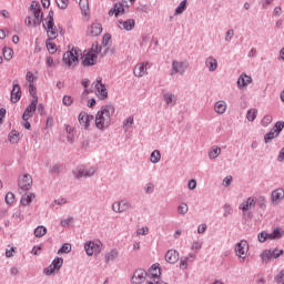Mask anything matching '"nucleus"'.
<instances>
[{
    "label": "nucleus",
    "mask_w": 284,
    "mask_h": 284,
    "mask_svg": "<svg viewBox=\"0 0 284 284\" xmlns=\"http://www.w3.org/2000/svg\"><path fill=\"white\" fill-rule=\"evenodd\" d=\"M281 14H283V8L275 7V9L273 11V17H281Z\"/></svg>",
    "instance_id": "obj_61"
},
{
    "label": "nucleus",
    "mask_w": 284,
    "mask_h": 284,
    "mask_svg": "<svg viewBox=\"0 0 284 284\" xmlns=\"http://www.w3.org/2000/svg\"><path fill=\"white\" fill-rule=\"evenodd\" d=\"M148 276H150V278H159V276H161V266L159 263L153 264L149 271H148Z\"/></svg>",
    "instance_id": "obj_21"
},
{
    "label": "nucleus",
    "mask_w": 284,
    "mask_h": 284,
    "mask_svg": "<svg viewBox=\"0 0 284 284\" xmlns=\"http://www.w3.org/2000/svg\"><path fill=\"white\" fill-rule=\"evenodd\" d=\"M33 234H34L36 239H41L42 236H45V234H48V229L43 225H40L34 229Z\"/></svg>",
    "instance_id": "obj_29"
},
{
    "label": "nucleus",
    "mask_w": 284,
    "mask_h": 284,
    "mask_svg": "<svg viewBox=\"0 0 284 284\" xmlns=\"http://www.w3.org/2000/svg\"><path fill=\"white\" fill-rule=\"evenodd\" d=\"M232 37H234V30H229L225 36V41L230 42L232 41Z\"/></svg>",
    "instance_id": "obj_63"
},
{
    "label": "nucleus",
    "mask_w": 284,
    "mask_h": 284,
    "mask_svg": "<svg viewBox=\"0 0 284 284\" xmlns=\"http://www.w3.org/2000/svg\"><path fill=\"white\" fill-rule=\"evenodd\" d=\"M34 200V194L30 193L29 195L24 194L22 195L20 203L21 205H30V203H32V201Z\"/></svg>",
    "instance_id": "obj_34"
},
{
    "label": "nucleus",
    "mask_w": 284,
    "mask_h": 284,
    "mask_svg": "<svg viewBox=\"0 0 284 284\" xmlns=\"http://www.w3.org/2000/svg\"><path fill=\"white\" fill-rule=\"evenodd\" d=\"M163 98L166 105L171 108H174V105H176V97L174 94L168 92V93H164Z\"/></svg>",
    "instance_id": "obj_26"
},
{
    "label": "nucleus",
    "mask_w": 284,
    "mask_h": 284,
    "mask_svg": "<svg viewBox=\"0 0 284 284\" xmlns=\"http://www.w3.org/2000/svg\"><path fill=\"white\" fill-rule=\"evenodd\" d=\"M98 83L95 84V89L98 92V97H100L101 101H105L108 99V89L105 88V84L102 83V79L99 78Z\"/></svg>",
    "instance_id": "obj_15"
},
{
    "label": "nucleus",
    "mask_w": 284,
    "mask_h": 284,
    "mask_svg": "<svg viewBox=\"0 0 284 284\" xmlns=\"http://www.w3.org/2000/svg\"><path fill=\"white\" fill-rule=\"evenodd\" d=\"M247 121H254L256 119V109H250L246 113Z\"/></svg>",
    "instance_id": "obj_46"
},
{
    "label": "nucleus",
    "mask_w": 284,
    "mask_h": 284,
    "mask_svg": "<svg viewBox=\"0 0 284 284\" xmlns=\"http://www.w3.org/2000/svg\"><path fill=\"white\" fill-rule=\"evenodd\" d=\"M30 10L33 17H27L24 22L27 26H32L33 28H38L43 22V10L41 9V4L39 2L33 1L30 6Z\"/></svg>",
    "instance_id": "obj_2"
},
{
    "label": "nucleus",
    "mask_w": 284,
    "mask_h": 284,
    "mask_svg": "<svg viewBox=\"0 0 284 284\" xmlns=\"http://www.w3.org/2000/svg\"><path fill=\"white\" fill-rule=\"evenodd\" d=\"M251 83H252V77H248L245 73H242L237 79V88L240 89L247 88V85Z\"/></svg>",
    "instance_id": "obj_20"
},
{
    "label": "nucleus",
    "mask_w": 284,
    "mask_h": 284,
    "mask_svg": "<svg viewBox=\"0 0 284 284\" xmlns=\"http://www.w3.org/2000/svg\"><path fill=\"white\" fill-rule=\"evenodd\" d=\"M42 26L47 30V32L51 34V37H53V39H57V26H54V22L53 26H45V23H43Z\"/></svg>",
    "instance_id": "obj_38"
},
{
    "label": "nucleus",
    "mask_w": 284,
    "mask_h": 284,
    "mask_svg": "<svg viewBox=\"0 0 284 284\" xmlns=\"http://www.w3.org/2000/svg\"><path fill=\"white\" fill-rule=\"evenodd\" d=\"M284 121H277L268 133L264 135V143H271L272 140L276 139L281 132H283Z\"/></svg>",
    "instance_id": "obj_5"
},
{
    "label": "nucleus",
    "mask_w": 284,
    "mask_h": 284,
    "mask_svg": "<svg viewBox=\"0 0 284 284\" xmlns=\"http://www.w3.org/2000/svg\"><path fill=\"white\" fill-rule=\"evenodd\" d=\"M134 124V118L133 116H129L124 122H123V128L125 130H128V128H130V125Z\"/></svg>",
    "instance_id": "obj_56"
},
{
    "label": "nucleus",
    "mask_w": 284,
    "mask_h": 284,
    "mask_svg": "<svg viewBox=\"0 0 284 284\" xmlns=\"http://www.w3.org/2000/svg\"><path fill=\"white\" fill-rule=\"evenodd\" d=\"M39 102H37V99L32 100L31 103L27 106L22 114V121H28L29 119H32L34 116V112H37V105Z\"/></svg>",
    "instance_id": "obj_12"
},
{
    "label": "nucleus",
    "mask_w": 284,
    "mask_h": 284,
    "mask_svg": "<svg viewBox=\"0 0 284 284\" xmlns=\"http://www.w3.org/2000/svg\"><path fill=\"white\" fill-rule=\"evenodd\" d=\"M151 163H159L161 161V151L154 150L150 156Z\"/></svg>",
    "instance_id": "obj_39"
},
{
    "label": "nucleus",
    "mask_w": 284,
    "mask_h": 284,
    "mask_svg": "<svg viewBox=\"0 0 284 284\" xmlns=\"http://www.w3.org/2000/svg\"><path fill=\"white\" fill-rule=\"evenodd\" d=\"M84 250L88 256H93V254H101L103 250V243L101 241H88L84 243Z\"/></svg>",
    "instance_id": "obj_4"
},
{
    "label": "nucleus",
    "mask_w": 284,
    "mask_h": 284,
    "mask_svg": "<svg viewBox=\"0 0 284 284\" xmlns=\"http://www.w3.org/2000/svg\"><path fill=\"white\" fill-rule=\"evenodd\" d=\"M256 206V200L254 197H248L246 201L242 202L240 204V210H242L243 215L245 216V212L250 210L251 207Z\"/></svg>",
    "instance_id": "obj_18"
},
{
    "label": "nucleus",
    "mask_w": 284,
    "mask_h": 284,
    "mask_svg": "<svg viewBox=\"0 0 284 284\" xmlns=\"http://www.w3.org/2000/svg\"><path fill=\"white\" fill-rule=\"evenodd\" d=\"M4 201L7 205H12V203H14V193L12 192L7 193Z\"/></svg>",
    "instance_id": "obj_49"
},
{
    "label": "nucleus",
    "mask_w": 284,
    "mask_h": 284,
    "mask_svg": "<svg viewBox=\"0 0 284 284\" xmlns=\"http://www.w3.org/2000/svg\"><path fill=\"white\" fill-rule=\"evenodd\" d=\"M54 38H49L47 40V48L50 52V54H54L57 52V44L50 41H53Z\"/></svg>",
    "instance_id": "obj_40"
},
{
    "label": "nucleus",
    "mask_w": 284,
    "mask_h": 284,
    "mask_svg": "<svg viewBox=\"0 0 284 284\" xmlns=\"http://www.w3.org/2000/svg\"><path fill=\"white\" fill-rule=\"evenodd\" d=\"M9 141H10V143H19V132H17V131H11L10 133H9Z\"/></svg>",
    "instance_id": "obj_42"
},
{
    "label": "nucleus",
    "mask_w": 284,
    "mask_h": 284,
    "mask_svg": "<svg viewBox=\"0 0 284 284\" xmlns=\"http://www.w3.org/2000/svg\"><path fill=\"white\" fill-rule=\"evenodd\" d=\"M81 59L84 68H92V65H97V59H99V57L97 53L88 51L87 53H83Z\"/></svg>",
    "instance_id": "obj_9"
},
{
    "label": "nucleus",
    "mask_w": 284,
    "mask_h": 284,
    "mask_svg": "<svg viewBox=\"0 0 284 284\" xmlns=\"http://www.w3.org/2000/svg\"><path fill=\"white\" fill-rule=\"evenodd\" d=\"M11 103H19L21 101V85H19V81H13V88L11 90Z\"/></svg>",
    "instance_id": "obj_13"
},
{
    "label": "nucleus",
    "mask_w": 284,
    "mask_h": 284,
    "mask_svg": "<svg viewBox=\"0 0 284 284\" xmlns=\"http://www.w3.org/2000/svg\"><path fill=\"white\" fill-rule=\"evenodd\" d=\"M203 247V244H201V242H193L191 250H195L196 252H199V250H201Z\"/></svg>",
    "instance_id": "obj_62"
},
{
    "label": "nucleus",
    "mask_w": 284,
    "mask_h": 284,
    "mask_svg": "<svg viewBox=\"0 0 284 284\" xmlns=\"http://www.w3.org/2000/svg\"><path fill=\"white\" fill-rule=\"evenodd\" d=\"M165 261L166 263H171V265H174V263L179 262V251L169 250L165 254Z\"/></svg>",
    "instance_id": "obj_19"
},
{
    "label": "nucleus",
    "mask_w": 284,
    "mask_h": 284,
    "mask_svg": "<svg viewBox=\"0 0 284 284\" xmlns=\"http://www.w3.org/2000/svg\"><path fill=\"white\" fill-rule=\"evenodd\" d=\"M101 50H103V48L99 45V42H93L92 48L89 52H93V54L99 57V54H101Z\"/></svg>",
    "instance_id": "obj_43"
},
{
    "label": "nucleus",
    "mask_w": 284,
    "mask_h": 284,
    "mask_svg": "<svg viewBox=\"0 0 284 284\" xmlns=\"http://www.w3.org/2000/svg\"><path fill=\"white\" fill-rule=\"evenodd\" d=\"M81 50L79 48H73L71 51H67L63 54L62 61L68 65L69 68H72V65H77L79 63V53Z\"/></svg>",
    "instance_id": "obj_3"
},
{
    "label": "nucleus",
    "mask_w": 284,
    "mask_h": 284,
    "mask_svg": "<svg viewBox=\"0 0 284 284\" xmlns=\"http://www.w3.org/2000/svg\"><path fill=\"white\" fill-rule=\"evenodd\" d=\"M79 6L82 14H84V17H88V12L90 10V2L88 0H80Z\"/></svg>",
    "instance_id": "obj_31"
},
{
    "label": "nucleus",
    "mask_w": 284,
    "mask_h": 284,
    "mask_svg": "<svg viewBox=\"0 0 284 284\" xmlns=\"http://www.w3.org/2000/svg\"><path fill=\"white\" fill-rule=\"evenodd\" d=\"M29 93L32 97V101L36 99V101L39 102V97L37 95V87H34L32 83L29 84Z\"/></svg>",
    "instance_id": "obj_41"
},
{
    "label": "nucleus",
    "mask_w": 284,
    "mask_h": 284,
    "mask_svg": "<svg viewBox=\"0 0 284 284\" xmlns=\"http://www.w3.org/2000/svg\"><path fill=\"white\" fill-rule=\"evenodd\" d=\"M61 267H63V258L55 257L52 261L51 265L43 270V274H45L47 276H52V274H54V272H59Z\"/></svg>",
    "instance_id": "obj_7"
},
{
    "label": "nucleus",
    "mask_w": 284,
    "mask_h": 284,
    "mask_svg": "<svg viewBox=\"0 0 284 284\" xmlns=\"http://www.w3.org/2000/svg\"><path fill=\"white\" fill-rule=\"evenodd\" d=\"M18 186L22 192H28L30 187H32V175L30 174H24L19 178L18 180Z\"/></svg>",
    "instance_id": "obj_10"
},
{
    "label": "nucleus",
    "mask_w": 284,
    "mask_h": 284,
    "mask_svg": "<svg viewBox=\"0 0 284 284\" xmlns=\"http://www.w3.org/2000/svg\"><path fill=\"white\" fill-rule=\"evenodd\" d=\"M94 119V115L85 114V112H81L78 116V121L80 125H84L85 130L90 128V121Z\"/></svg>",
    "instance_id": "obj_17"
},
{
    "label": "nucleus",
    "mask_w": 284,
    "mask_h": 284,
    "mask_svg": "<svg viewBox=\"0 0 284 284\" xmlns=\"http://www.w3.org/2000/svg\"><path fill=\"white\" fill-rule=\"evenodd\" d=\"M112 210H113V212H116L118 214H121V204H120V202L113 203Z\"/></svg>",
    "instance_id": "obj_60"
},
{
    "label": "nucleus",
    "mask_w": 284,
    "mask_h": 284,
    "mask_svg": "<svg viewBox=\"0 0 284 284\" xmlns=\"http://www.w3.org/2000/svg\"><path fill=\"white\" fill-rule=\"evenodd\" d=\"M115 8V17H119V14H124L125 13V8H123V3H114Z\"/></svg>",
    "instance_id": "obj_44"
},
{
    "label": "nucleus",
    "mask_w": 284,
    "mask_h": 284,
    "mask_svg": "<svg viewBox=\"0 0 284 284\" xmlns=\"http://www.w3.org/2000/svg\"><path fill=\"white\" fill-rule=\"evenodd\" d=\"M51 174H61V172H63V165L61 164H54L51 169H50Z\"/></svg>",
    "instance_id": "obj_45"
},
{
    "label": "nucleus",
    "mask_w": 284,
    "mask_h": 284,
    "mask_svg": "<svg viewBox=\"0 0 284 284\" xmlns=\"http://www.w3.org/2000/svg\"><path fill=\"white\" fill-rule=\"evenodd\" d=\"M282 254H284L283 250H265L261 253V258L263 261V263H270V261H272V258H278L280 256H282Z\"/></svg>",
    "instance_id": "obj_8"
},
{
    "label": "nucleus",
    "mask_w": 284,
    "mask_h": 284,
    "mask_svg": "<svg viewBox=\"0 0 284 284\" xmlns=\"http://www.w3.org/2000/svg\"><path fill=\"white\" fill-rule=\"evenodd\" d=\"M101 32H103V27L101 26V23L94 22L91 24L89 29V33L91 34V37H99Z\"/></svg>",
    "instance_id": "obj_23"
},
{
    "label": "nucleus",
    "mask_w": 284,
    "mask_h": 284,
    "mask_svg": "<svg viewBox=\"0 0 284 284\" xmlns=\"http://www.w3.org/2000/svg\"><path fill=\"white\" fill-rule=\"evenodd\" d=\"M221 155V148L214 145L211 148V150L209 151V159L214 160V159H219V156Z\"/></svg>",
    "instance_id": "obj_30"
},
{
    "label": "nucleus",
    "mask_w": 284,
    "mask_h": 284,
    "mask_svg": "<svg viewBox=\"0 0 284 284\" xmlns=\"http://www.w3.org/2000/svg\"><path fill=\"white\" fill-rule=\"evenodd\" d=\"M112 39V36L110 33H105L102 38V45L103 48H108L110 45V41Z\"/></svg>",
    "instance_id": "obj_48"
},
{
    "label": "nucleus",
    "mask_w": 284,
    "mask_h": 284,
    "mask_svg": "<svg viewBox=\"0 0 284 284\" xmlns=\"http://www.w3.org/2000/svg\"><path fill=\"white\" fill-rule=\"evenodd\" d=\"M247 247H248L247 241H245V240L240 241L235 245L236 256H240V258H241V256H245V253L247 252Z\"/></svg>",
    "instance_id": "obj_16"
},
{
    "label": "nucleus",
    "mask_w": 284,
    "mask_h": 284,
    "mask_svg": "<svg viewBox=\"0 0 284 284\" xmlns=\"http://www.w3.org/2000/svg\"><path fill=\"white\" fill-rule=\"evenodd\" d=\"M120 26H122L123 30H126V32H130L131 30H134V26L136 24V22L134 21V19H129V20H120L119 21Z\"/></svg>",
    "instance_id": "obj_24"
},
{
    "label": "nucleus",
    "mask_w": 284,
    "mask_h": 284,
    "mask_svg": "<svg viewBox=\"0 0 284 284\" xmlns=\"http://www.w3.org/2000/svg\"><path fill=\"white\" fill-rule=\"evenodd\" d=\"M47 26H53L54 22V11L50 10L47 17Z\"/></svg>",
    "instance_id": "obj_55"
},
{
    "label": "nucleus",
    "mask_w": 284,
    "mask_h": 284,
    "mask_svg": "<svg viewBox=\"0 0 284 284\" xmlns=\"http://www.w3.org/2000/svg\"><path fill=\"white\" fill-rule=\"evenodd\" d=\"M114 105L112 104L102 106L95 116V126L98 130H105V128L110 126V122L112 121L111 116L114 114Z\"/></svg>",
    "instance_id": "obj_1"
},
{
    "label": "nucleus",
    "mask_w": 284,
    "mask_h": 284,
    "mask_svg": "<svg viewBox=\"0 0 284 284\" xmlns=\"http://www.w3.org/2000/svg\"><path fill=\"white\" fill-rule=\"evenodd\" d=\"M146 72H148V67L145 65V63L138 64L133 70L134 77H139V78L143 77Z\"/></svg>",
    "instance_id": "obj_25"
},
{
    "label": "nucleus",
    "mask_w": 284,
    "mask_h": 284,
    "mask_svg": "<svg viewBox=\"0 0 284 284\" xmlns=\"http://www.w3.org/2000/svg\"><path fill=\"white\" fill-rule=\"evenodd\" d=\"M72 252V244L64 243L58 251V254H70Z\"/></svg>",
    "instance_id": "obj_37"
},
{
    "label": "nucleus",
    "mask_w": 284,
    "mask_h": 284,
    "mask_svg": "<svg viewBox=\"0 0 284 284\" xmlns=\"http://www.w3.org/2000/svg\"><path fill=\"white\" fill-rule=\"evenodd\" d=\"M223 185H224V187H230V185H232V175H227V176L223 180Z\"/></svg>",
    "instance_id": "obj_59"
},
{
    "label": "nucleus",
    "mask_w": 284,
    "mask_h": 284,
    "mask_svg": "<svg viewBox=\"0 0 284 284\" xmlns=\"http://www.w3.org/2000/svg\"><path fill=\"white\" fill-rule=\"evenodd\" d=\"M256 201V203H257V205H258V207H261V210H265V207H266V200H265V196H260V197H257V200H255Z\"/></svg>",
    "instance_id": "obj_50"
},
{
    "label": "nucleus",
    "mask_w": 284,
    "mask_h": 284,
    "mask_svg": "<svg viewBox=\"0 0 284 284\" xmlns=\"http://www.w3.org/2000/svg\"><path fill=\"white\" fill-rule=\"evenodd\" d=\"M272 121H273L272 115H265V116L262 119V121H261V125H262L263 128H267V125H270V124L272 123Z\"/></svg>",
    "instance_id": "obj_47"
},
{
    "label": "nucleus",
    "mask_w": 284,
    "mask_h": 284,
    "mask_svg": "<svg viewBox=\"0 0 284 284\" xmlns=\"http://www.w3.org/2000/svg\"><path fill=\"white\" fill-rule=\"evenodd\" d=\"M95 173H97V169L94 168L85 169V166L83 165L78 166L72 171V174L75 179H89L90 176H94Z\"/></svg>",
    "instance_id": "obj_6"
},
{
    "label": "nucleus",
    "mask_w": 284,
    "mask_h": 284,
    "mask_svg": "<svg viewBox=\"0 0 284 284\" xmlns=\"http://www.w3.org/2000/svg\"><path fill=\"white\" fill-rule=\"evenodd\" d=\"M119 257V252L116 250H111L109 253L104 255L105 263H110V261H114Z\"/></svg>",
    "instance_id": "obj_32"
},
{
    "label": "nucleus",
    "mask_w": 284,
    "mask_h": 284,
    "mask_svg": "<svg viewBox=\"0 0 284 284\" xmlns=\"http://www.w3.org/2000/svg\"><path fill=\"white\" fill-rule=\"evenodd\" d=\"M2 54L6 61H11L12 60V54H14V51L10 47H4L2 49Z\"/></svg>",
    "instance_id": "obj_33"
},
{
    "label": "nucleus",
    "mask_w": 284,
    "mask_h": 284,
    "mask_svg": "<svg viewBox=\"0 0 284 284\" xmlns=\"http://www.w3.org/2000/svg\"><path fill=\"white\" fill-rule=\"evenodd\" d=\"M189 211V207L185 203H181L179 206H178V212L179 214H182V215H185V213Z\"/></svg>",
    "instance_id": "obj_53"
},
{
    "label": "nucleus",
    "mask_w": 284,
    "mask_h": 284,
    "mask_svg": "<svg viewBox=\"0 0 284 284\" xmlns=\"http://www.w3.org/2000/svg\"><path fill=\"white\" fill-rule=\"evenodd\" d=\"M189 190H196V180H190L187 183Z\"/></svg>",
    "instance_id": "obj_64"
},
{
    "label": "nucleus",
    "mask_w": 284,
    "mask_h": 284,
    "mask_svg": "<svg viewBox=\"0 0 284 284\" xmlns=\"http://www.w3.org/2000/svg\"><path fill=\"white\" fill-rule=\"evenodd\" d=\"M63 105L70 106L72 103H74V100L70 95H64L62 99Z\"/></svg>",
    "instance_id": "obj_52"
},
{
    "label": "nucleus",
    "mask_w": 284,
    "mask_h": 284,
    "mask_svg": "<svg viewBox=\"0 0 284 284\" xmlns=\"http://www.w3.org/2000/svg\"><path fill=\"white\" fill-rule=\"evenodd\" d=\"M257 239L260 243H265V241H267V232L262 231L261 233H258Z\"/></svg>",
    "instance_id": "obj_57"
},
{
    "label": "nucleus",
    "mask_w": 284,
    "mask_h": 284,
    "mask_svg": "<svg viewBox=\"0 0 284 284\" xmlns=\"http://www.w3.org/2000/svg\"><path fill=\"white\" fill-rule=\"evenodd\" d=\"M272 203H276V201H281V199H284V191L283 189H276L271 194Z\"/></svg>",
    "instance_id": "obj_27"
},
{
    "label": "nucleus",
    "mask_w": 284,
    "mask_h": 284,
    "mask_svg": "<svg viewBox=\"0 0 284 284\" xmlns=\"http://www.w3.org/2000/svg\"><path fill=\"white\" fill-rule=\"evenodd\" d=\"M145 278H148V272H145L143 268H138L131 278V283L141 284L145 281Z\"/></svg>",
    "instance_id": "obj_14"
},
{
    "label": "nucleus",
    "mask_w": 284,
    "mask_h": 284,
    "mask_svg": "<svg viewBox=\"0 0 284 284\" xmlns=\"http://www.w3.org/2000/svg\"><path fill=\"white\" fill-rule=\"evenodd\" d=\"M185 70H187V64L173 60L170 75L174 77V74H181V77H183V74H185Z\"/></svg>",
    "instance_id": "obj_11"
},
{
    "label": "nucleus",
    "mask_w": 284,
    "mask_h": 284,
    "mask_svg": "<svg viewBox=\"0 0 284 284\" xmlns=\"http://www.w3.org/2000/svg\"><path fill=\"white\" fill-rule=\"evenodd\" d=\"M205 65L209 68V72H216V69L219 68V61H216V58L209 57L205 60Z\"/></svg>",
    "instance_id": "obj_22"
},
{
    "label": "nucleus",
    "mask_w": 284,
    "mask_h": 284,
    "mask_svg": "<svg viewBox=\"0 0 284 284\" xmlns=\"http://www.w3.org/2000/svg\"><path fill=\"white\" fill-rule=\"evenodd\" d=\"M120 203V213L123 214V212H128L132 207V204L128 200L119 201Z\"/></svg>",
    "instance_id": "obj_35"
},
{
    "label": "nucleus",
    "mask_w": 284,
    "mask_h": 284,
    "mask_svg": "<svg viewBox=\"0 0 284 284\" xmlns=\"http://www.w3.org/2000/svg\"><path fill=\"white\" fill-rule=\"evenodd\" d=\"M214 110L217 114H225V110H227V104L225 101H217L215 103Z\"/></svg>",
    "instance_id": "obj_28"
},
{
    "label": "nucleus",
    "mask_w": 284,
    "mask_h": 284,
    "mask_svg": "<svg viewBox=\"0 0 284 284\" xmlns=\"http://www.w3.org/2000/svg\"><path fill=\"white\" fill-rule=\"evenodd\" d=\"M184 10H187V0H183L175 9V14H183Z\"/></svg>",
    "instance_id": "obj_36"
},
{
    "label": "nucleus",
    "mask_w": 284,
    "mask_h": 284,
    "mask_svg": "<svg viewBox=\"0 0 284 284\" xmlns=\"http://www.w3.org/2000/svg\"><path fill=\"white\" fill-rule=\"evenodd\" d=\"M272 234L275 240L283 239V231H281L278 227H275Z\"/></svg>",
    "instance_id": "obj_51"
},
{
    "label": "nucleus",
    "mask_w": 284,
    "mask_h": 284,
    "mask_svg": "<svg viewBox=\"0 0 284 284\" xmlns=\"http://www.w3.org/2000/svg\"><path fill=\"white\" fill-rule=\"evenodd\" d=\"M57 4L61 10H65L68 8V0H57Z\"/></svg>",
    "instance_id": "obj_58"
},
{
    "label": "nucleus",
    "mask_w": 284,
    "mask_h": 284,
    "mask_svg": "<svg viewBox=\"0 0 284 284\" xmlns=\"http://www.w3.org/2000/svg\"><path fill=\"white\" fill-rule=\"evenodd\" d=\"M274 281L277 284L284 283V270L280 271V273L275 276Z\"/></svg>",
    "instance_id": "obj_54"
}]
</instances>
